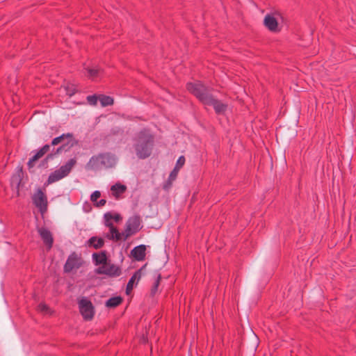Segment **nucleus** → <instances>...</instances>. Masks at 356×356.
<instances>
[{
  "label": "nucleus",
  "mask_w": 356,
  "mask_h": 356,
  "mask_svg": "<svg viewBox=\"0 0 356 356\" xmlns=\"http://www.w3.org/2000/svg\"><path fill=\"white\" fill-rule=\"evenodd\" d=\"M188 90L193 94L202 104L205 106H213L215 112L218 115L225 113L227 104L215 98L211 92V88L200 81L187 83Z\"/></svg>",
  "instance_id": "obj_1"
},
{
  "label": "nucleus",
  "mask_w": 356,
  "mask_h": 356,
  "mask_svg": "<svg viewBox=\"0 0 356 356\" xmlns=\"http://www.w3.org/2000/svg\"><path fill=\"white\" fill-rule=\"evenodd\" d=\"M154 136L149 131L143 129L137 135L134 147L137 157L145 159L149 157L154 147Z\"/></svg>",
  "instance_id": "obj_2"
},
{
  "label": "nucleus",
  "mask_w": 356,
  "mask_h": 356,
  "mask_svg": "<svg viewBox=\"0 0 356 356\" xmlns=\"http://www.w3.org/2000/svg\"><path fill=\"white\" fill-rule=\"evenodd\" d=\"M116 156L111 153L99 154L92 156L86 163V168L90 170H99L102 168H110L115 165Z\"/></svg>",
  "instance_id": "obj_3"
},
{
  "label": "nucleus",
  "mask_w": 356,
  "mask_h": 356,
  "mask_svg": "<svg viewBox=\"0 0 356 356\" xmlns=\"http://www.w3.org/2000/svg\"><path fill=\"white\" fill-rule=\"evenodd\" d=\"M78 305L83 318L86 321L91 320L95 314V308L91 301L86 297H81L78 301Z\"/></svg>",
  "instance_id": "obj_4"
},
{
  "label": "nucleus",
  "mask_w": 356,
  "mask_h": 356,
  "mask_svg": "<svg viewBox=\"0 0 356 356\" xmlns=\"http://www.w3.org/2000/svg\"><path fill=\"white\" fill-rule=\"evenodd\" d=\"M140 228V216L136 215L130 217L126 222V227L124 232V241L127 240L130 236L136 234Z\"/></svg>",
  "instance_id": "obj_5"
},
{
  "label": "nucleus",
  "mask_w": 356,
  "mask_h": 356,
  "mask_svg": "<svg viewBox=\"0 0 356 356\" xmlns=\"http://www.w3.org/2000/svg\"><path fill=\"white\" fill-rule=\"evenodd\" d=\"M33 204L39 209L41 214H44L47 210V199L44 193L38 188L32 196Z\"/></svg>",
  "instance_id": "obj_6"
},
{
  "label": "nucleus",
  "mask_w": 356,
  "mask_h": 356,
  "mask_svg": "<svg viewBox=\"0 0 356 356\" xmlns=\"http://www.w3.org/2000/svg\"><path fill=\"white\" fill-rule=\"evenodd\" d=\"M97 274L99 275H106L109 277H118L121 274V269L119 266L111 264L106 263L103 264L102 266L97 268L95 270Z\"/></svg>",
  "instance_id": "obj_7"
},
{
  "label": "nucleus",
  "mask_w": 356,
  "mask_h": 356,
  "mask_svg": "<svg viewBox=\"0 0 356 356\" xmlns=\"http://www.w3.org/2000/svg\"><path fill=\"white\" fill-rule=\"evenodd\" d=\"M80 258L76 252L71 253L64 265V271L70 273L74 269H78L81 266Z\"/></svg>",
  "instance_id": "obj_8"
},
{
  "label": "nucleus",
  "mask_w": 356,
  "mask_h": 356,
  "mask_svg": "<svg viewBox=\"0 0 356 356\" xmlns=\"http://www.w3.org/2000/svg\"><path fill=\"white\" fill-rule=\"evenodd\" d=\"M38 232L44 243L50 249L54 243L51 232L47 228L42 227L38 229Z\"/></svg>",
  "instance_id": "obj_9"
},
{
  "label": "nucleus",
  "mask_w": 356,
  "mask_h": 356,
  "mask_svg": "<svg viewBox=\"0 0 356 356\" xmlns=\"http://www.w3.org/2000/svg\"><path fill=\"white\" fill-rule=\"evenodd\" d=\"M146 246L145 245H139L134 248L131 251V255L136 261H143L145 257Z\"/></svg>",
  "instance_id": "obj_10"
},
{
  "label": "nucleus",
  "mask_w": 356,
  "mask_h": 356,
  "mask_svg": "<svg viewBox=\"0 0 356 356\" xmlns=\"http://www.w3.org/2000/svg\"><path fill=\"white\" fill-rule=\"evenodd\" d=\"M145 266H144L143 267H142L141 268H140L139 270L136 271L135 273L129 279V280L127 284V287H126V293L127 294H129L134 289L135 282L137 283L139 281V280L140 279L141 272H142L143 269L145 268Z\"/></svg>",
  "instance_id": "obj_11"
},
{
  "label": "nucleus",
  "mask_w": 356,
  "mask_h": 356,
  "mask_svg": "<svg viewBox=\"0 0 356 356\" xmlns=\"http://www.w3.org/2000/svg\"><path fill=\"white\" fill-rule=\"evenodd\" d=\"M76 143V140H71L67 141L66 143H63L60 147H57L56 149L53 148L52 151L49 154H54V158L56 155L61 154L63 152H67Z\"/></svg>",
  "instance_id": "obj_12"
},
{
  "label": "nucleus",
  "mask_w": 356,
  "mask_h": 356,
  "mask_svg": "<svg viewBox=\"0 0 356 356\" xmlns=\"http://www.w3.org/2000/svg\"><path fill=\"white\" fill-rule=\"evenodd\" d=\"M76 140V139L73 137V134L71 133L63 134L62 135L54 138L51 141V145L55 146L60 144V145L63 143H66L67 141Z\"/></svg>",
  "instance_id": "obj_13"
},
{
  "label": "nucleus",
  "mask_w": 356,
  "mask_h": 356,
  "mask_svg": "<svg viewBox=\"0 0 356 356\" xmlns=\"http://www.w3.org/2000/svg\"><path fill=\"white\" fill-rule=\"evenodd\" d=\"M76 163V160L75 159H70L65 165H63L60 166L58 170L61 174V175H63V178L68 175V174L72 170V168L75 165Z\"/></svg>",
  "instance_id": "obj_14"
},
{
  "label": "nucleus",
  "mask_w": 356,
  "mask_h": 356,
  "mask_svg": "<svg viewBox=\"0 0 356 356\" xmlns=\"http://www.w3.org/2000/svg\"><path fill=\"white\" fill-rule=\"evenodd\" d=\"M105 236L110 240L121 241L124 240V232H120L116 227H112L109 232L105 234Z\"/></svg>",
  "instance_id": "obj_15"
},
{
  "label": "nucleus",
  "mask_w": 356,
  "mask_h": 356,
  "mask_svg": "<svg viewBox=\"0 0 356 356\" xmlns=\"http://www.w3.org/2000/svg\"><path fill=\"white\" fill-rule=\"evenodd\" d=\"M92 257L93 262L96 266L107 263L108 257L106 251H102L100 253H93Z\"/></svg>",
  "instance_id": "obj_16"
},
{
  "label": "nucleus",
  "mask_w": 356,
  "mask_h": 356,
  "mask_svg": "<svg viewBox=\"0 0 356 356\" xmlns=\"http://www.w3.org/2000/svg\"><path fill=\"white\" fill-rule=\"evenodd\" d=\"M87 244L89 247H92L95 249H99L104 246V240L102 238L92 236L88 240Z\"/></svg>",
  "instance_id": "obj_17"
},
{
  "label": "nucleus",
  "mask_w": 356,
  "mask_h": 356,
  "mask_svg": "<svg viewBox=\"0 0 356 356\" xmlns=\"http://www.w3.org/2000/svg\"><path fill=\"white\" fill-rule=\"evenodd\" d=\"M126 190H127L126 186L121 184L120 183H117V184L113 185L111 188L112 194L115 197H118L120 196V195L124 193Z\"/></svg>",
  "instance_id": "obj_18"
},
{
  "label": "nucleus",
  "mask_w": 356,
  "mask_h": 356,
  "mask_svg": "<svg viewBox=\"0 0 356 356\" xmlns=\"http://www.w3.org/2000/svg\"><path fill=\"white\" fill-rule=\"evenodd\" d=\"M63 178V175H61V174L59 172L58 170H55L54 172H51L49 177L45 182L44 185L47 186L52 183H54L56 181H58Z\"/></svg>",
  "instance_id": "obj_19"
},
{
  "label": "nucleus",
  "mask_w": 356,
  "mask_h": 356,
  "mask_svg": "<svg viewBox=\"0 0 356 356\" xmlns=\"http://www.w3.org/2000/svg\"><path fill=\"white\" fill-rule=\"evenodd\" d=\"M280 19L284 20L280 13H268L265 16L263 22H278Z\"/></svg>",
  "instance_id": "obj_20"
},
{
  "label": "nucleus",
  "mask_w": 356,
  "mask_h": 356,
  "mask_svg": "<svg viewBox=\"0 0 356 356\" xmlns=\"http://www.w3.org/2000/svg\"><path fill=\"white\" fill-rule=\"evenodd\" d=\"M23 175L22 168L11 177V185L19 188L22 182V176Z\"/></svg>",
  "instance_id": "obj_21"
},
{
  "label": "nucleus",
  "mask_w": 356,
  "mask_h": 356,
  "mask_svg": "<svg viewBox=\"0 0 356 356\" xmlns=\"http://www.w3.org/2000/svg\"><path fill=\"white\" fill-rule=\"evenodd\" d=\"M122 302V298L120 296H115L109 298L105 303V305L109 308H115L120 305Z\"/></svg>",
  "instance_id": "obj_22"
},
{
  "label": "nucleus",
  "mask_w": 356,
  "mask_h": 356,
  "mask_svg": "<svg viewBox=\"0 0 356 356\" xmlns=\"http://www.w3.org/2000/svg\"><path fill=\"white\" fill-rule=\"evenodd\" d=\"M85 70L87 72V76L91 79H95L97 76H99V74L100 73V68L97 67H85Z\"/></svg>",
  "instance_id": "obj_23"
},
{
  "label": "nucleus",
  "mask_w": 356,
  "mask_h": 356,
  "mask_svg": "<svg viewBox=\"0 0 356 356\" xmlns=\"http://www.w3.org/2000/svg\"><path fill=\"white\" fill-rule=\"evenodd\" d=\"M99 100L103 107H106L113 104V99L110 96L101 95L99 97Z\"/></svg>",
  "instance_id": "obj_24"
},
{
  "label": "nucleus",
  "mask_w": 356,
  "mask_h": 356,
  "mask_svg": "<svg viewBox=\"0 0 356 356\" xmlns=\"http://www.w3.org/2000/svg\"><path fill=\"white\" fill-rule=\"evenodd\" d=\"M104 219L105 226L108 227L109 229H112V227H115L113 225V224L111 222V220H112L111 212H107V213H104Z\"/></svg>",
  "instance_id": "obj_25"
},
{
  "label": "nucleus",
  "mask_w": 356,
  "mask_h": 356,
  "mask_svg": "<svg viewBox=\"0 0 356 356\" xmlns=\"http://www.w3.org/2000/svg\"><path fill=\"white\" fill-rule=\"evenodd\" d=\"M269 31L276 33L281 30V24H264Z\"/></svg>",
  "instance_id": "obj_26"
},
{
  "label": "nucleus",
  "mask_w": 356,
  "mask_h": 356,
  "mask_svg": "<svg viewBox=\"0 0 356 356\" xmlns=\"http://www.w3.org/2000/svg\"><path fill=\"white\" fill-rule=\"evenodd\" d=\"M65 90L66 92V94L70 97L74 95L76 92L75 86L72 84H68L67 86H66L65 87Z\"/></svg>",
  "instance_id": "obj_27"
},
{
  "label": "nucleus",
  "mask_w": 356,
  "mask_h": 356,
  "mask_svg": "<svg viewBox=\"0 0 356 356\" xmlns=\"http://www.w3.org/2000/svg\"><path fill=\"white\" fill-rule=\"evenodd\" d=\"M98 99L99 98L96 95H89L87 97V101L88 104L92 106H95Z\"/></svg>",
  "instance_id": "obj_28"
},
{
  "label": "nucleus",
  "mask_w": 356,
  "mask_h": 356,
  "mask_svg": "<svg viewBox=\"0 0 356 356\" xmlns=\"http://www.w3.org/2000/svg\"><path fill=\"white\" fill-rule=\"evenodd\" d=\"M101 196V193L99 191H95L90 195V200L94 204L97 202L98 198Z\"/></svg>",
  "instance_id": "obj_29"
},
{
  "label": "nucleus",
  "mask_w": 356,
  "mask_h": 356,
  "mask_svg": "<svg viewBox=\"0 0 356 356\" xmlns=\"http://www.w3.org/2000/svg\"><path fill=\"white\" fill-rule=\"evenodd\" d=\"M54 159V154H48L46 158L41 162L40 166L42 168H47V163L49 161Z\"/></svg>",
  "instance_id": "obj_30"
},
{
  "label": "nucleus",
  "mask_w": 356,
  "mask_h": 356,
  "mask_svg": "<svg viewBox=\"0 0 356 356\" xmlns=\"http://www.w3.org/2000/svg\"><path fill=\"white\" fill-rule=\"evenodd\" d=\"M161 278V275H158L156 280L155 281L154 286H152V294H154L156 292L159 285V283H160Z\"/></svg>",
  "instance_id": "obj_31"
},
{
  "label": "nucleus",
  "mask_w": 356,
  "mask_h": 356,
  "mask_svg": "<svg viewBox=\"0 0 356 356\" xmlns=\"http://www.w3.org/2000/svg\"><path fill=\"white\" fill-rule=\"evenodd\" d=\"M51 143L50 145L47 144V145H44L38 152L40 153V154L42 156L43 155H44L46 153H47L48 152H49L50 150V147H51Z\"/></svg>",
  "instance_id": "obj_32"
},
{
  "label": "nucleus",
  "mask_w": 356,
  "mask_h": 356,
  "mask_svg": "<svg viewBox=\"0 0 356 356\" xmlns=\"http://www.w3.org/2000/svg\"><path fill=\"white\" fill-rule=\"evenodd\" d=\"M185 163V158L184 156H179V158L177 161L176 166L177 169H180Z\"/></svg>",
  "instance_id": "obj_33"
},
{
  "label": "nucleus",
  "mask_w": 356,
  "mask_h": 356,
  "mask_svg": "<svg viewBox=\"0 0 356 356\" xmlns=\"http://www.w3.org/2000/svg\"><path fill=\"white\" fill-rule=\"evenodd\" d=\"M179 171V169L177 168V167H175L173 170L170 172V175H169V179L170 180H175L177 177V172Z\"/></svg>",
  "instance_id": "obj_34"
},
{
  "label": "nucleus",
  "mask_w": 356,
  "mask_h": 356,
  "mask_svg": "<svg viewBox=\"0 0 356 356\" xmlns=\"http://www.w3.org/2000/svg\"><path fill=\"white\" fill-rule=\"evenodd\" d=\"M112 220L116 222H119L122 220V218L119 213H113L111 212Z\"/></svg>",
  "instance_id": "obj_35"
},
{
  "label": "nucleus",
  "mask_w": 356,
  "mask_h": 356,
  "mask_svg": "<svg viewBox=\"0 0 356 356\" xmlns=\"http://www.w3.org/2000/svg\"><path fill=\"white\" fill-rule=\"evenodd\" d=\"M106 200L105 199H101L99 201H97L94 204L97 207H102L104 206L106 204Z\"/></svg>",
  "instance_id": "obj_36"
},
{
  "label": "nucleus",
  "mask_w": 356,
  "mask_h": 356,
  "mask_svg": "<svg viewBox=\"0 0 356 356\" xmlns=\"http://www.w3.org/2000/svg\"><path fill=\"white\" fill-rule=\"evenodd\" d=\"M42 156L40 154L39 152L38 151L31 159V162H35L37 160H38L40 158H41Z\"/></svg>",
  "instance_id": "obj_37"
},
{
  "label": "nucleus",
  "mask_w": 356,
  "mask_h": 356,
  "mask_svg": "<svg viewBox=\"0 0 356 356\" xmlns=\"http://www.w3.org/2000/svg\"><path fill=\"white\" fill-rule=\"evenodd\" d=\"M40 308L43 312H47L48 309V307L45 305H40Z\"/></svg>",
  "instance_id": "obj_38"
},
{
  "label": "nucleus",
  "mask_w": 356,
  "mask_h": 356,
  "mask_svg": "<svg viewBox=\"0 0 356 356\" xmlns=\"http://www.w3.org/2000/svg\"><path fill=\"white\" fill-rule=\"evenodd\" d=\"M28 167L29 169L32 168L33 166H34V163L33 162H31V160L29 159V161H28Z\"/></svg>",
  "instance_id": "obj_39"
}]
</instances>
